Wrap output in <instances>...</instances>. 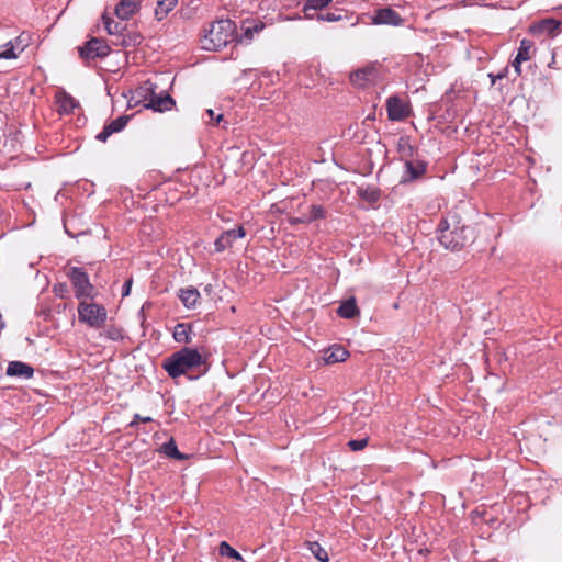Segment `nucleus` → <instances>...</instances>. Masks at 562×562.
I'll use <instances>...</instances> for the list:
<instances>
[{"label":"nucleus","mask_w":562,"mask_h":562,"mask_svg":"<svg viewBox=\"0 0 562 562\" xmlns=\"http://www.w3.org/2000/svg\"><path fill=\"white\" fill-rule=\"evenodd\" d=\"M161 368L173 380L186 375L190 381H194L210 370L209 357L201 353L198 348L186 346L166 357Z\"/></svg>","instance_id":"f257e3e1"},{"label":"nucleus","mask_w":562,"mask_h":562,"mask_svg":"<svg viewBox=\"0 0 562 562\" xmlns=\"http://www.w3.org/2000/svg\"><path fill=\"white\" fill-rule=\"evenodd\" d=\"M438 240L446 249L458 251L475 239L474 228L462 223L459 213H447L438 225Z\"/></svg>","instance_id":"f03ea898"},{"label":"nucleus","mask_w":562,"mask_h":562,"mask_svg":"<svg viewBox=\"0 0 562 562\" xmlns=\"http://www.w3.org/2000/svg\"><path fill=\"white\" fill-rule=\"evenodd\" d=\"M236 25L231 20H217L210 24L201 38V47L205 50H218L234 40Z\"/></svg>","instance_id":"7ed1b4c3"},{"label":"nucleus","mask_w":562,"mask_h":562,"mask_svg":"<svg viewBox=\"0 0 562 562\" xmlns=\"http://www.w3.org/2000/svg\"><path fill=\"white\" fill-rule=\"evenodd\" d=\"M65 274L70 281L74 289V295L77 300L93 301L99 292L91 283L87 270L82 267L67 266L65 267Z\"/></svg>","instance_id":"20e7f679"},{"label":"nucleus","mask_w":562,"mask_h":562,"mask_svg":"<svg viewBox=\"0 0 562 562\" xmlns=\"http://www.w3.org/2000/svg\"><path fill=\"white\" fill-rule=\"evenodd\" d=\"M78 321L91 328L99 329L104 327L108 312L104 305L88 300H79L77 307Z\"/></svg>","instance_id":"39448f33"},{"label":"nucleus","mask_w":562,"mask_h":562,"mask_svg":"<svg viewBox=\"0 0 562 562\" xmlns=\"http://www.w3.org/2000/svg\"><path fill=\"white\" fill-rule=\"evenodd\" d=\"M136 94L139 98V102H144L146 109H151L157 112H164L170 110L175 105L173 99L165 94H156L155 86L150 81H146L136 90Z\"/></svg>","instance_id":"423d86ee"},{"label":"nucleus","mask_w":562,"mask_h":562,"mask_svg":"<svg viewBox=\"0 0 562 562\" xmlns=\"http://www.w3.org/2000/svg\"><path fill=\"white\" fill-rule=\"evenodd\" d=\"M92 224L89 213H63L64 229L72 238L90 234Z\"/></svg>","instance_id":"0eeeda50"},{"label":"nucleus","mask_w":562,"mask_h":562,"mask_svg":"<svg viewBox=\"0 0 562 562\" xmlns=\"http://www.w3.org/2000/svg\"><path fill=\"white\" fill-rule=\"evenodd\" d=\"M110 46L97 37H92L82 47H79L80 57L83 59L105 57L110 54Z\"/></svg>","instance_id":"6e6552de"},{"label":"nucleus","mask_w":562,"mask_h":562,"mask_svg":"<svg viewBox=\"0 0 562 562\" xmlns=\"http://www.w3.org/2000/svg\"><path fill=\"white\" fill-rule=\"evenodd\" d=\"M379 77L378 67L374 64H370L361 69H358L350 74V81L353 86L366 87L367 85L374 82Z\"/></svg>","instance_id":"1a4fd4ad"},{"label":"nucleus","mask_w":562,"mask_h":562,"mask_svg":"<svg viewBox=\"0 0 562 562\" xmlns=\"http://www.w3.org/2000/svg\"><path fill=\"white\" fill-rule=\"evenodd\" d=\"M387 115L391 121H403L409 116L408 105L397 95L386 100Z\"/></svg>","instance_id":"9d476101"},{"label":"nucleus","mask_w":562,"mask_h":562,"mask_svg":"<svg viewBox=\"0 0 562 562\" xmlns=\"http://www.w3.org/2000/svg\"><path fill=\"white\" fill-rule=\"evenodd\" d=\"M246 235L245 228L239 225L236 229L224 231L214 243L217 252L224 251L231 247L237 238H243Z\"/></svg>","instance_id":"9b49d317"},{"label":"nucleus","mask_w":562,"mask_h":562,"mask_svg":"<svg viewBox=\"0 0 562 562\" xmlns=\"http://www.w3.org/2000/svg\"><path fill=\"white\" fill-rule=\"evenodd\" d=\"M5 374L12 378L29 380L34 375V368L23 361H10L7 366Z\"/></svg>","instance_id":"f8f14e48"},{"label":"nucleus","mask_w":562,"mask_h":562,"mask_svg":"<svg viewBox=\"0 0 562 562\" xmlns=\"http://www.w3.org/2000/svg\"><path fill=\"white\" fill-rule=\"evenodd\" d=\"M128 120L130 116L121 115L105 124L103 130L97 135V139L100 142H106L112 134L121 132L126 126Z\"/></svg>","instance_id":"ddd939ff"},{"label":"nucleus","mask_w":562,"mask_h":562,"mask_svg":"<svg viewBox=\"0 0 562 562\" xmlns=\"http://www.w3.org/2000/svg\"><path fill=\"white\" fill-rule=\"evenodd\" d=\"M405 170L402 176L401 182L405 183L420 178L426 171V164L417 160H406Z\"/></svg>","instance_id":"4468645a"},{"label":"nucleus","mask_w":562,"mask_h":562,"mask_svg":"<svg viewBox=\"0 0 562 562\" xmlns=\"http://www.w3.org/2000/svg\"><path fill=\"white\" fill-rule=\"evenodd\" d=\"M373 24L400 25L402 18L391 8L379 9L372 18Z\"/></svg>","instance_id":"2eb2a0df"},{"label":"nucleus","mask_w":562,"mask_h":562,"mask_svg":"<svg viewBox=\"0 0 562 562\" xmlns=\"http://www.w3.org/2000/svg\"><path fill=\"white\" fill-rule=\"evenodd\" d=\"M336 313L339 317L345 319H353L359 316L360 308L358 307L356 297L350 296L349 299L341 301Z\"/></svg>","instance_id":"dca6fc26"},{"label":"nucleus","mask_w":562,"mask_h":562,"mask_svg":"<svg viewBox=\"0 0 562 562\" xmlns=\"http://www.w3.org/2000/svg\"><path fill=\"white\" fill-rule=\"evenodd\" d=\"M285 218H282V223L288 222L291 226L299 228V225L310 224L318 218H324L326 213H302L301 216H296L292 213H284Z\"/></svg>","instance_id":"f3484780"},{"label":"nucleus","mask_w":562,"mask_h":562,"mask_svg":"<svg viewBox=\"0 0 562 562\" xmlns=\"http://www.w3.org/2000/svg\"><path fill=\"white\" fill-rule=\"evenodd\" d=\"M192 329L193 324L191 323H178L172 333L175 341L178 344L189 345L192 342Z\"/></svg>","instance_id":"a211bd4d"},{"label":"nucleus","mask_w":562,"mask_h":562,"mask_svg":"<svg viewBox=\"0 0 562 562\" xmlns=\"http://www.w3.org/2000/svg\"><path fill=\"white\" fill-rule=\"evenodd\" d=\"M348 357L349 351L345 347L341 345H334L325 352L324 361L326 364H335L346 361Z\"/></svg>","instance_id":"6ab92c4d"},{"label":"nucleus","mask_w":562,"mask_h":562,"mask_svg":"<svg viewBox=\"0 0 562 562\" xmlns=\"http://www.w3.org/2000/svg\"><path fill=\"white\" fill-rule=\"evenodd\" d=\"M139 8L138 0H121L115 8V14L121 20H128Z\"/></svg>","instance_id":"aec40b11"},{"label":"nucleus","mask_w":562,"mask_h":562,"mask_svg":"<svg viewBox=\"0 0 562 562\" xmlns=\"http://www.w3.org/2000/svg\"><path fill=\"white\" fill-rule=\"evenodd\" d=\"M24 44H21L20 37L15 38V42L8 41L3 45L0 46V59H14L18 57L15 49L22 52L24 49Z\"/></svg>","instance_id":"412c9836"},{"label":"nucleus","mask_w":562,"mask_h":562,"mask_svg":"<svg viewBox=\"0 0 562 562\" xmlns=\"http://www.w3.org/2000/svg\"><path fill=\"white\" fill-rule=\"evenodd\" d=\"M178 297L187 308H194L200 297V292L194 286L180 289Z\"/></svg>","instance_id":"4be33fe9"},{"label":"nucleus","mask_w":562,"mask_h":562,"mask_svg":"<svg viewBox=\"0 0 562 562\" xmlns=\"http://www.w3.org/2000/svg\"><path fill=\"white\" fill-rule=\"evenodd\" d=\"M159 451L173 460L183 461L189 459L188 454L179 451L173 438H170L168 441L162 443Z\"/></svg>","instance_id":"5701e85b"},{"label":"nucleus","mask_w":562,"mask_h":562,"mask_svg":"<svg viewBox=\"0 0 562 562\" xmlns=\"http://www.w3.org/2000/svg\"><path fill=\"white\" fill-rule=\"evenodd\" d=\"M58 111L64 114H70L79 106L78 102L68 93L60 92L57 95Z\"/></svg>","instance_id":"b1692460"},{"label":"nucleus","mask_w":562,"mask_h":562,"mask_svg":"<svg viewBox=\"0 0 562 562\" xmlns=\"http://www.w3.org/2000/svg\"><path fill=\"white\" fill-rule=\"evenodd\" d=\"M178 0H157L155 15L162 20L177 5Z\"/></svg>","instance_id":"393cba45"},{"label":"nucleus","mask_w":562,"mask_h":562,"mask_svg":"<svg viewBox=\"0 0 562 562\" xmlns=\"http://www.w3.org/2000/svg\"><path fill=\"white\" fill-rule=\"evenodd\" d=\"M307 549L317 559L319 562H328L329 554L324 547H322L317 541H307Z\"/></svg>","instance_id":"a878e982"},{"label":"nucleus","mask_w":562,"mask_h":562,"mask_svg":"<svg viewBox=\"0 0 562 562\" xmlns=\"http://www.w3.org/2000/svg\"><path fill=\"white\" fill-rule=\"evenodd\" d=\"M532 45V42L527 38L520 41V45L516 55L518 64L527 61L531 58Z\"/></svg>","instance_id":"bb28decb"},{"label":"nucleus","mask_w":562,"mask_h":562,"mask_svg":"<svg viewBox=\"0 0 562 562\" xmlns=\"http://www.w3.org/2000/svg\"><path fill=\"white\" fill-rule=\"evenodd\" d=\"M218 553L222 557H228L236 561H243L241 554L226 541H222L220 543Z\"/></svg>","instance_id":"cd10ccee"},{"label":"nucleus","mask_w":562,"mask_h":562,"mask_svg":"<svg viewBox=\"0 0 562 562\" xmlns=\"http://www.w3.org/2000/svg\"><path fill=\"white\" fill-rule=\"evenodd\" d=\"M331 1L333 0H307L304 5V9H303L306 18L314 19V15L310 14L308 11L310 10H314V11L321 10V9L325 8L326 5H328Z\"/></svg>","instance_id":"c85d7f7f"},{"label":"nucleus","mask_w":562,"mask_h":562,"mask_svg":"<svg viewBox=\"0 0 562 562\" xmlns=\"http://www.w3.org/2000/svg\"><path fill=\"white\" fill-rule=\"evenodd\" d=\"M359 194L363 200L370 203H375L381 195L380 190L374 187L361 188Z\"/></svg>","instance_id":"c756f323"},{"label":"nucleus","mask_w":562,"mask_h":562,"mask_svg":"<svg viewBox=\"0 0 562 562\" xmlns=\"http://www.w3.org/2000/svg\"><path fill=\"white\" fill-rule=\"evenodd\" d=\"M296 200L293 199V198H290V199H284L278 203H272L271 204V211H278V212H281V211H286L288 209H295V207H300V204L299 203H295Z\"/></svg>","instance_id":"7c9ffc66"},{"label":"nucleus","mask_w":562,"mask_h":562,"mask_svg":"<svg viewBox=\"0 0 562 562\" xmlns=\"http://www.w3.org/2000/svg\"><path fill=\"white\" fill-rule=\"evenodd\" d=\"M104 26L109 34L114 35L120 33L122 30L121 24L115 22L113 19H110L108 16H103Z\"/></svg>","instance_id":"2f4dec72"},{"label":"nucleus","mask_w":562,"mask_h":562,"mask_svg":"<svg viewBox=\"0 0 562 562\" xmlns=\"http://www.w3.org/2000/svg\"><path fill=\"white\" fill-rule=\"evenodd\" d=\"M105 335L109 339L113 341L122 340L123 339V330L122 328L111 325L106 328Z\"/></svg>","instance_id":"473e14b6"},{"label":"nucleus","mask_w":562,"mask_h":562,"mask_svg":"<svg viewBox=\"0 0 562 562\" xmlns=\"http://www.w3.org/2000/svg\"><path fill=\"white\" fill-rule=\"evenodd\" d=\"M53 292L60 299H67L69 296V288L65 282L54 284Z\"/></svg>","instance_id":"72a5a7b5"},{"label":"nucleus","mask_w":562,"mask_h":562,"mask_svg":"<svg viewBox=\"0 0 562 562\" xmlns=\"http://www.w3.org/2000/svg\"><path fill=\"white\" fill-rule=\"evenodd\" d=\"M368 441H369L368 438L351 439V440L348 441L347 446L352 451H360V450L364 449L368 446Z\"/></svg>","instance_id":"f704fd0d"},{"label":"nucleus","mask_w":562,"mask_h":562,"mask_svg":"<svg viewBox=\"0 0 562 562\" xmlns=\"http://www.w3.org/2000/svg\"><path fill=\"white\" fill-rule=\"evenodd\" d=\"M315 18L318 21H326V22H336L341 20V15L336 13H316Z\"/></svg>","instance_id":"c9c22d12"},{"label":"nucleus","mask_w":562,"mask_h":562,"mask_svg":"<svg viewBox=\"0 0 562 562\" xmlns=\"http://www.w3.org/2000/svg\"><path fill=\"white\" fill-rule=\"evenodd\" d=\"M154 419L149 416H146V417H143L140 416L139 414H135L133 416V420L127 425V427H135L138 423H144V424H147V423H153Z\"/></svg>","instance_id":"e433bc0d"},{"label":"nucleus","mask_w":562,"mask_h":562,"mask_svg":"<svg viewBox=\"0 0 562 562\" xmlns=\"http://www.w3.org/2000/svg\"><path fill=\"white\" fill-rule=\"evenodd\" d=\"M132 283H133V279L130 278L127 279L123 286H122V296L125 297L127 295H130V292H131V288H132Z\"/></svg>","instance_id":"4c0bfd02"},{"label":"nucleus","mask_w":562,"mask_h":562,"mask_svg":"<svg viewBox=\"0 0 562 562\" xmlns=\"http://www.w3.org/2000/svg\"><path fill=\"white\" fill-rule=\"evenodd\" d=\"M206 114L209 115L210 121H215L216 123L221 122L223 119V114L220 113V114L215 115V113L212 109H209L206 111Z\"/></svg>","instance_id":"58836bf2"},{"label":"nucleus","mask_w":562,"mask_h":562,"mask_svg":"<svg viewBox=\"0 0 562 562\" xmlns=\"http://www.w3.org/2000/svg\"><path fill=\"white\" fill-rule=\"evenodd\" d=\"M398 146H400L401 150L412 151V147L408 144L407 139L401 138Z\"/></svg>","instance_id":"ea45409f"},{"label":"nucleus","mask_w":562,"mask_h":562,"mask_svg":"<svg viewBox=\"0 0 562 562\" xmlns=\"http://www.w3.org/2000/svg\"><path fill=\"white\" fill-rule=\"evenodd\" d=\"M521 64H518L517 63V57H515V59L513 60V67L515 69V72L519 76L520 72H521V68H520Z\"/></svg>","instance_id":"a19ab883"},{"label":"nucleus","mask_w":562,"mask_h":562,"mask_svg":"<svg viewBox=\"0 0 562 562\" xmlns=\"http://www.w3.org/2000/svg\"><path fill=\"white\" fill-rule=\"evenodd\" d=\"M203 291L207 294V295H211L213 293V285L212 284H206L204 288H203Z\"/></svg>","instance_id":"79ce46f5"},{"label":"nucleus","mask_w":562,"mask_h":562,"mask_svg":"<svg viewBox=\"0 0 562 562\" xmlns=\"http://www.w3.org/2000/svg\"><path fill=\"white\" fill-rule=\"evenodd\" d=\"M429 553H430V550H429V549H427V548H425V549H420V550H419V554H422V555H425V557H426V555H428Z\"/></svg>","instance_id":"37998d69"},{"label":"nucleus","mask_w":562,"mask_h":562,"mask_svg":"<svg viewBox=\"0 0 562 562\" xmlns=\"http://www.w3.org/2000/svg\"><path fill=\"white\" fill-rule=\"evenodd\" d=\"M245 35H246V36H249V35H250V29H249V27H248V29H246V31H245Z\"/></svg>","instance_id":"c03bdc74"},{"label":"nucleus","mask_w":562,"mask_h":562,"mask_svg":"<svg viewBox=\"0 0 562 562\" xmlns=\"http://www.w3.org/2000/svg\"><path fill=\"white\" fill-rule=\"evenodd\" d=\"M4 322L0 318V329H2L4 327Z\"/></svg>","instance_id":"a18cd8bd"},{"label":"nucleus","mask_w":562,"mask_h":562,"mask_svg":"<svg viewBox=\"0 0 562 562\" xmlns=\"http://www.w3.org/2000/svg\"><path fill=\"white\" fill-rule=\"evenodd\" d=\"M312 211L319 212V211H321V209H319V207H316V206H313Z\"/></svg>","instance_id":"49530a36"},{"label":"nucleus","mask_w":562,"mask_h":562,"mask_svg":"<svg viewBox=\"0 0 562 562\" xmlns=\"http://www.w3.org/2000/svg\"><path fill=\"white\" fill-rule=\"evenodd\" d=\"M490 77L492 78V82L495 83V77H493V75H490Z\"/></svg>","instance_id":"de8ad7c7"}]
</instances>
